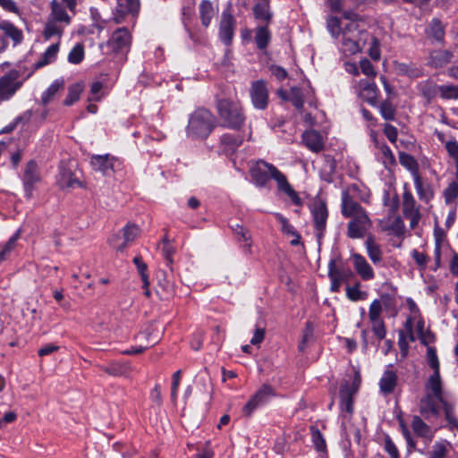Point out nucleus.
<instances>
[{"instance_id":"1","label":"nucleus","mask_w":458,"mask_h":458,"mask_svg":"<svg viewBox=\"0 0 458 458\" xmlns=\"http://www.w3.org/2000/svg\"><path fill=\"white\" fill-rule=\"evenodd\" d=\"M426 358L433 372L425 382V394L420 399L419 411L426 420H428L439 417L441 408L444 410L445 404H449L450 402L445 397L443 380L440 375V362L434 347L428 346Z\"/></svg>"},{"instance_id":"2","label":"nucleus","mask_w":458,"mask_h":458,"mask_svg":"<svg viewBox=\"0 0 458 458\" xmlns=\"http://www.w3.org/2000/svg\"><path fill=\"white\" fill-rule=\"evenodd\" d=\"M341 213L345 218H350L347 225V236L351 239L365 237L372 227V221L367 211L346 191L342 192Z\"/></svg>"},{"instance_id":"3","label":"nucleus","mask_w":458,"mask_h":458,"mask_svg":"<svg viewBox=\"0 0 458 458\" xmlns=\"http://www.w3.org/2000/svg\"><path fill=\"white\" fill-rule=\"evenodd\" d=\"M220 124L232 130H240L246 120L239 100L222 98L216 104Z\"/></svg>"},{"instance_id":"4","label":"nucleus","mask_w":458,"mask_h":458,"mask_svg":"<svg viewBox=\"0 0 458 458\" xmlns=\"http://www.w3.org/2000/svg\"><path fill=\"white\" fill-rule=\"evenodd\" d=\"M215 117L206 108L195 110L189 118L186 128L187 136L191 139H206L212 131Z\"/></svg>"},{"instance_id":"5","label":"nucleus","mask_w":458,"mask_h":458,"mask_svg":"<svg viewBox=\"0 0 458 458\" xmlns=\"http://www.w3.org/2000/svg\"><path fill=\"white\" fill-rule=\"evenodd\" d=\"M250 174L252 181L259 187H265L269 179H273L277 184L284 175L273 164L261 159L252 165Z\"/></svg>"},{"instance_id":"6","label":"nucleus","mask_w":458,"mask_h":458,"mask_svg":"<svg viewBox=\"0 0 458 458\" xmlns=\"http://www.w3.org/2000/svg\"><path fill=\"white\" fill-rule=\"evenodd\" d=\"M310 213L312 216L315 235L318 242L324 237L327 221L328 218V210L327 203L321 199H315L310 205Z\"/></svg>"},{"instance_id":"7","label":"nucleus","mask_w":458,"mask_h":458,"mask_svg":"<svg viewBox=\"0 0 458 458\" xmlns=\"http://www.w3.org/2000/svg\"><path fill=\"white\" fill-rule=\"evenodd\" d=\"M131 44V34L125 27L115 30L111 35L110 38L101 47H107L115 54H127L130 50Z\"/></svg>"},{"instance_id":"8","label":"nucleus","mask_w":458,"mask_h":458,"mask_svg":"<svg viewBox=\"0 0 458 458\" xmlns=\"http://www.w3.org/2000/svg\"><path fill=\"white\" fill-rule=\"evenodd\" d=\"M276 395V389L272 386L263 384L243 406V414L250 417L258 407L266 404Z\"/></svg>"},{"instance_id":"9","label":"nucleus","mask_w":458,"mask_h":458,"mask_svg":"<svg viewBox=\"0 0 458 458\" xmlns=\"http://www.w3.org/2000/svg\"><path fill=\"white\" fill-rule=\"evenodd\" d=\"M360 384V377L356 373L352 382L345 380L340 386V406L343 411L352 413L353 411V396L357 393Z\"/></svg>"},{"instance_id":"10","label":"nucleus","mask_w":458,"mask_h":458,"mask_svg":"<svg viewBox=\"0 0 458 458\" xmlns=\"http://www.w3.org/2000/svg\"><path fill=\"white\" fill-rule=\"evenodd\" d=\"M251 104L255 109H267L269 102L267 83L264 80L255 81L250 88Z\"/></svg>"},{"instance_id":"11","label":"nucleus","mask_w":458,"mask_h":458,"mask_svg":"<svg viewBox=\"0 0 458 458\" xmlns=\"http://www.w3.org/2000/svg\"><path fill=\"white\" fill-rule=\"evenodd\" d=\"M0 51L5 50L8 46L7 39H11L13 46L16 47L23 40V32L9 21H0Z\"/></svg>"},{"instance_id":"12","label":"nucleus","mask_w":458,"mask_h":458,"mask_svg":"<svg viewBox=\"0 0 458 458\" xmlns=\"http://www.w3.org/2000/svg\"><path fill=\"white\" fill-rule=\"evenodd\" d=\"M357 23L350 22L344 28L342 31V50L346 55H354L361 51L362 47L357 39Z\"/></svg>"},{"instance_id":"13","label":"nucleus","mask_w":458,"mask_h":458,"mask_svg":"<svg viewBox=\"0 0 458 458\" xmlns=\"http://www.w3.org/2000/svg\"><path fill=\"white\" fill-rule=\"evenodd\" d=\"M355 92L363 101L372 106H377L379 89L373 80H360L354 85Z\"/></svg>"},{"instance_id":"14","label":"nucleus","mask_w":458,"mask_h":458,"mask_svg":"<svg viewBox=\"0 0 458 458\" xmlns=\"http://www.w3.org/2000/svg\"><path fill=\"white\" fill-rule=\"evenodd\" d=\"M21 82L19 81V72L11 71L0 78V100L10 99L15 92L21 88Z\"/></svg>"},{"instance_id":"15","label":"nucleus","mask_w":458,"mask_h":458,"mask_svg":"<svg viewBox=\"0 0 458 458\" xmlns=\"http://www.w3.org/2000/svg\"><path fill=\"white\" fill-rule=\"evenodd\" d=\"M40 174L38 165L30 160L27 163L22 175V183L27 199H31L37 183L40 182Z\"/></svg>"},{"instance_id":"16","label":"nucleus","mask_w":458,"mask_h":458,"mask_svg":"<svg viewBox=\"0 0 458 458\" xmlns=\"http://www.w3.org/2000/svg\"><path fill=\"white\" fill-rule=\"evenodd\" d=\"M117 164H119L118 158L109 154L93 155L90 158L92 169L103 175H108L114 172Z\"/></svg>"},{"instance_id":"17","label":"nucleus","mask_w":458,"mask_h":458,"mask_svg":"<svg viewBox=\"0 0 458 458\" xmlns=\"http://www.w3.org/2000/svg\"><path fill=\"white\" fill-rule=\"evenodd\" d=\"M140 234V228L135 225H127L123 229V242L119 243V236L114 235L109 239L110 245L119 251H123L130 242H132Z\"/></svg>"},{"instance_id":"18","label":"nucleus","mask_w":458,"mask_h":458,"mask_svg":"<svg viewBox=\"0 0 458 458\" xmlns=\"http://www.w3.org/2000/svg\"><path fill=\"white\" fill-rule=\"evenodd\" d=\"M234 27L235 19L233 16L227 12H224L219 25V38L224 44L228 46L232 43L234 35Z\"/></svg>"},{"instance_id":"19","label":"nucleus","mask_w":458,"mask_h":458,"mask_svg":"<svg viewBox=\"0 0 458 458\" xmlns=\"http://www.w3.org/2000/svg\"><path fill=\"white\" fill-rule=\"evenodd\" d=\"M139 0H117L114 20L116 23H121L126 15H136L139 12Z\"/></svg>"},{"instance_id":"20","label":"nucleus","mask_w":458,"mask_h":458,"mask_svg":"<svg viewBox=\"0 0 458 458\" xmlns=\"http://www.w3.org/2000/svg\"><path fill=\"white\" fill-rule=\"evenodd\" d=\"M398 382V376L395 370H394V366L392 364L386 367V369L384 371L378 386L380 392L384 395H388L394 393Z\"/></svg>"},{"instance_id":"21","label":"nucleus","mask_w":458,"mask_h":458,"mask_svg":"<svg viewBox=\"0 0 458 458\" xmlns=\"http://www.w3.org/2000/svg\"><path fill=\"white\" fill-rule=\"evenodd\" d=\"M353 267L356 273L360 276V278L364 281H369L374 279L375 273L372 267L367 261V259L359 253H353L351 256Z\"/></svg>"},{"instance_id":"22","label":"nucleus","mask_w":458,"mask_h":458,"mask_svg":"<svg viewBox=\"0 0 458 458\" xmlns=\"http://www.w3.org/2000/svg\"><path fill=\"white\" fill-rule=\"evenodd\" d=\"M232 230L233 232L236 241L238 242L241 249L242 250V252L247 255H250L252 252V239L250 230L239 224L232 225Z\"/></svg>"},{"instance_id":"23","label":"nucleus","mask_w":458,"mask_h":458,"mask_svg":"<svg viewBox=\"0 0 458 458\" xmlns=\"http://www.w3.org/2000/svg\"><path fill=\"white\" fill-rule=\"evenodd\" d=\"M302 141L312 152L318 153L324 148L323 136L315 130H309L303 132Z\"/></svg>"},{"instance_id":"24","label":"nucleus","mask_w":458,"mask_h":458,"mask_svg":"<svg viewBox=\"0 0 458 458\" xmlns=\"http://www.w3.org/2000/svg\"><path fill=\"white\" fill-rule=\"evenodd\" d=\"M242 136L225 133L220 138V148L226 155H231L242 144Z\"/></svg>"},{"instance_id":"25","label":"nucleus","mask_w":458,"mask_h":458,"mask_svg":"<svg viewBox=\"0 0 458 458\" xmlns=\"http://www.w3.org/2000/svg\"><path fill=\"white\" fill-rule=\"evenodd\" d=\"M412 179L419 199L425 203L430 202L435 195L432 186L429 183L423 182L420 174Z\"/></svg>"},{"instance_id":"26","label":"nucleus","mask_w":458,"mask_h":458,"mask_svg":"<svg viewBox=\"0 0 458 458\" xmlns=\"http://www.w3.org/2000/svg\"><path fill=\"white\" fill-rule=\"evenodd\" d=\"M365 247L369 259L374 265L381 263L383 259V251L379 244L376 242L372 234L368 235L365 241Z\"/></svg>"},{"instance_id":"27","label":"nucleus","mask_w":458,"mask_h":458,"mask_svg":"<svg viewBox=\"0 0 458 458\" xmlns=\"http://www.w3.org/2000/svg\"><path fill=\"white\" fill-rule=\"evenodd\" d=\"M50 9L49 18L54 21H61V23L64 25L71 24L72 17L68 14L64 6L61 3L56 0H53L50 3Z\"/></svg>"},{"instance_id":"28","label":"nucleus","mask_w":458,"mask_h":458,"mask_svg":"<svg viewBox=\"0 0 458 458\" xmlns=\"http://www.w3.org/2000/svg\"><path fill=\"white\" fill-rule=\"evenodd\" d=\"M452 58L453 53L448 50H434L429 55L428 64L434 68H441L449 64Z\"/></svg>"},{"instance_id":"29","label":"nucleus","mask_w":458,"mask_h":458,"mask_svg":"<svg viewBox=\"0 0 458 458\" xmlns=\"http://www.w3.org/2000/svg\"><path fill=\"white\" fill-rule=\"evenodd\" d=\"M420 213V207L417 205L416 199L411 191L408 189L407 184L403 186V216Z\"/></svg>"},{"instance_id":"30","label":"nucleus","mask_w":458,"mask_h":458,"mask_svg":"<svg viewBox=\"0 0 458 458\" xmlns=\"http://www.w3.org/2000/svg\"><path fill=\"white\" fill-rule=\"evenodd\" d=\"M57 183L61 189H74L81 187V182L74 176L70 169L62 168L60 170Z\"/></svg>"},{"instance_id":"31","label":"nucleus","mask_w":458,"mask_h":458,"mask_svg":"<svg viewBox=\"0 0 458 458\" xmlns=\"http://www.w3.org/2000/svg\"><path fill=\"white\" fill-rule=\"evenodd\" d=\"M426 34L429 38L442 43L445 38V26L438 18H433L426 29Z\"/></svg>"},{"instance_id":"32","label":"nucleus","mask_w":458,"mask_h":458,"mask_svg":"<svg viewBox=\"0 0 458 458\" xmlns=\"http://www.w3.org/2000/svg\"><path fill=\"white\" fill-rule=\"evenodd\" d=\"M277 190L280 192L284 193L291 199L293 205L297 207H301L303 205L302 199L300 198L298 192L291 186L285 175H284L277 183Z\"/></svg>"},{"instance_id":"33","label":"nucleus","mask_w":458,"mask_h":458,"mask_svg":"<svg viewBox=\"0 0 458 458\" xmlns=\"http://www.w3.org/2000/svg\"><path fill=\"white\" fill-rule=\"evenodd\" d=\"M328 277L331 281V291L338 293L344 279V275L337 269L335 259H331L328 263Z\"/></svg>"},{"instance_id":"34","label":"nucleus","mask_w":458,"mask_h":458,"mask_svg":"<svg viewBox=\"0 0 458 458\" xmlns=\"http://www.w3.org/2000/svg\"><path fill=\"white\" fill-rule=\"evenodd\" d=\"M59 52V43L52 44L41 55L40 58L34 64L35 69L42 68L54 63Z\"/></svg>"},{"instance_id":"35","label":"nucleus","mask_w":458,"mask_h":458,"mask_svg":"<svg viewBox=\"0 0 458 458\" xmlns=\"http://www.w3.org/2000/svg\"><path fill=\"white\" fill-rule=\"evenodd\" d=\"M398 157L401 165L411 173L412 178L420 174L419 163L413 156L404 151H401L399 152Z\"/></svg>"},{"instance_id":"36","label":"nucleus","mask_w":458,"mask_h":458,"mask_svg":"<svg viewBox=\"0 0 458 458\" xmlns=\"http://www.w3.org/2000/svg\"><path fill=\"white\" fill-rule=\"evenodd\" d=\"M199 11L201 24L205 28H208L211 22L212 18L216 13V11L209 0H202L199 4Z\"/></svg>"},{"instance_id":"37","label":"nucleus","mask_w":458,"mask_h":458,"mask_svg":"<svg viewBox=\"0 0 458 458\" xmlns=\"http://www.w3.org/2000/svg\"><path fill=\"white\" fill-rule=\"evenodd\" d=\"M375 146L381 153V161L386 168L395 165V157L391 148L386 144L379 142L376 136H373Z\"/></svg>"},{"instance_id":"38","label":"nucleus","mask_w":458,"mask_h":458,"mask_svg":"<svg viewBox=\"0 0 458 458\" xmlns=\"http://www.w3.org/2000/svg\"><path fill=\"white\" fill-rule=\"evenodd\" d=\"M66 26L61 21H54L48 17L44 27L43 36L47 40L54 36L61 37Z\"/></svg>"},{"instance_id":"39","label":"nucleus","mask_w":458,"mask_h":458,"mask_svg":"<svg viewBox=\"0 0 458 458\" xmlns=\"http://www.w3.org/2000/svg\"><path fill=\"white\" fill-rule=\"evenodd\" d=\"M254 39L259 49L264 50L267 47L271 41V32L267 25L256 28Z\"/></svg>"},{"instance_id":"40","label":"nucleus","mask_w":458,"mask_h":458,"mask_svg":"<svg viewBox=\"0 0 458 458\" xmlns=\"http://www.w3.org/2000/svg\"><path fill=\"white\" fill-rule=\"evenodd\" d=\"M253 14L256 20L269 23L273 17L270 3H255L253 6Z\"/></svg>"},{"instance_id":"41","label":"nucleus","mask_w":458,"mask_h":458,"mask_svg":"<svg viewBox=\"0 0 458 458\" xmlns=\"http://www.w3.org/2000/svg\"><path fill=\"white\" fill-rule=\"evenodd\" d=\"M416 321L417 336L420 343L424 345H428L435 341V335L430 330L425 328V322L421 316Z\"/></svg>"},{"instance_id":"42","label":"nucleus","mask_w":458,"mask_h":458,"mask_svg":"<svg viewBox=\"0 0 458 458\" xmlns=\"http://www.w3.org/2000/svg\"><path fill=\"white\" fill-rule=\"evenodd\" d=\"M451 443L445 439L436 441L428 454V458H447Z\"/></svg>"},{"instance_id":"43","label":"nucleus","mask_w":458,"mask_h":458,"mask_svg":"<svg viewBox=\"0 0 458 458\" xmlns=\"http://www.w3.org/2000/svg\"><path fill=\"white\" fill-rule=\"evenodd\" d=\"M442 196L446 206L455 205L458 199V181L452 180L443 190Z\"/></svg>"},{"instance_id":"44","label":"nucleus","mask_w":458,"mask_h":458,"mask_svg":"<svg viewBox=\"0 0 458 458\" xmlns=\"http://www.w3.org/2000/svg\"><path fill=\"white\" fill-rule=\"evenodd\" d=\"M411 428L414 433L421 437H427L429 440L432 438L431 430L420 416H413L411 421Z\"/></svg>"},{"instance_id":"45","label":"nucleus","mask_w":458,"mask_h":458,"mask_svg":"<svg viewBox=\"0 0 458 458\" xmlns=\"http://www.w3.org/2000/svg\"><path fill=\"white\" fill-rule=\"evenodd\" d=\"M360 283L356 282L353 285H347L345 288L346 297L352 301L367 300L369 293L360 289Z\"/></svg>"},{"instance_id":"46","label":"nucleus","mask_w":458,"mask_h":458,"mask_svg":"<svg viewBox=\"0 0 458 458\" xmlns=\"http://www.w3.org/2000/svg\"><path fill=\"white\" fill-rule=\"evenodd\" d=\"M64 88V81L57 79L42 93L41 100L44 105L48 104L56 93Z\"/></svg>"},{"instance_id":"47","label":"nucleus","mask_w":458,"mask_h":458,"mask_svg":"<svg viewBox=\"0 0 458 458\" xmlns=\"http://www.w3.org/2000/svg\"><path fill=\"white\" fill-rule=\"evenodd\" d=\"M445 418L447 421V428L451 431H458V417L455 413L454 405L450 403L445 404Z\"/></svg>"},{"instance_id":"48","label":"nucleus","mask_w":458,"mask_h":458,"mask_svg":"<svg viewBox=\"0 0 458 458\" xmlns=\"http://www.w3.org/2000/svg\"><path fill=\"white\" fill-rule=\"evenodd\" d=\"M21 230H17V232L10 237V239L3 245H0V262L5 260L11 252L14 250L16 242L20 238Z\"/></svg>"},{"instance_id":"49","label":"nucleus","mask_w":458,"mask_h":458,"mask_svg":"<svg viewBox=\"0 0 458 458\" xmlns=\"http://www.w3.org/2000/svg\"><path fill=\"white\" fill-rule=\"evenodd\" d=\"M407 303H408L411 312L412 313V317H411L407 319L405 327L410 334V336H409L410 340L411 342H414L415 337L412 333L411 320H417L419 318V316H420V310H419L417 304L415 303V301L412 299H408Z\"/></svg>"},{"instance_id":"50","label":"nucleus","mask_w":458,"mask_h":458,"mask_svg":"<svg viewBox=\"0 0 458 458\" xmlns=\"http://www.w3.org/2000/svg\"><path fill=\"white\" fill-rule=\"evenodd\" d=\"M100 369L108 375L120 377L127 373L128 367L119 362H111L106 366H100Z\"/></svg>"},{"instance_id":"51","label":"nucleus","mask_w":458,"mask_h":458,"mask_svg":"<svg viewBox=\"0 0 458 458\" xmlns=\"http://www.w3.org/2000/svg\"><path fill=\"white\" fill-rule=\"evenodd\" d=\"M381 116L386 121H394L395 119L396 110L391 101L384 100L378 106Z\"/></svg>"},{"instance_id":"52","label":"nucleus","mask_w":458,"mask_h":458,"mask_svg":"<svg viewBox=\"0 0 458 458\" xmlns=\"http://www.w3.org/2000/svg\"><path fill=\"white\" fill-rule=\"evenodd\" d=\"M438 88L439 86L430 81H423L419 85L421 94L428 100L436 97Z\"/></svg>"},{"instance_id":"53","label":"nucleus","mask_w":458,"mask_h":458,"mask_svg":"<svg viewBox=\"0 0 458 458\" xmlns=\"http://www.w3.org/2000/svg\"><path fill=\"white\" fill-rule=\"evenodd\" d=\"M82 86L80 83L73 84L69 87L68 94L64 101L65 106H72L79 100L81 93L82 92Z\"/></svg>"},{"instance_id":"54","label":"nucleus","mask_w":458,"mask_h":458,"mask_svg":"<svg viewBox=\"0 0 458 458\" xmlns=\"http://www.w3.org/2000/svg\"><path fill=\"white\" fill-rule=\"evenodd\" d=\"M133 263L136 266L138 272L141 277V280L143 282V287H148L149 285V281L147 264L142 260V258L140 256L134 257Z\"/></svg>"},{"instance_id":"55","label":"nucleus","mask_w":458,"mask_h":458,"mask_svg":"<svg viewBox=\"0 0 458 458\" xmlns=\"http://www.w3.org/2000/svg\"><path fill=\"white\" fill-rule=\"evenodd\" d=\"M289 101L293 105V106L298 109L301 110L303 107L304 100H303V94L300 88L297 87H292L290 89V96H289Z\"/></svg>"},{"instance_id":"56","label":"nucleus","mask_w":458,"mask_h":458,"mask_svg":"<svg viewBox=\"0 0 458 458\" xmlns=\"http://www.w3.org/2000/svg\"><path fill=\"white\" fill-rule=\"evenodd\" d=\"M84 58V47L81 44L75 45L68 55V61L71 64H78Z\"/></svg>"},{"instance_id":"57","label":"nucleus","mask_w":458,"mask_h":458,"mask_svg":"<svg viewBox=\"0 0 458 458\" xmlns=\"http://www.w3.org/2000/svg\"><path fill=\"white\" fill-rule=\"evenodd\" d=\"M383 308L382 303L379 300L376 299L374 300L369 309V318L370 322L371 321H377L382 320L381 313H382Z\"/></svg>"},{"instance_id":"58","label":"nucleus","mask_w":458,"mask_h":458,"mask_svg":"<svg viewBox=\"0 0 458 458\" xmlns=\"http://www.w3.org/2000/svg\"><path fill=\"white\" fill-rule=\"evenodd\" d=\"M438 91L445 99H458V86L441 85L438 88Z\"/></svg>"},{"instance_id":"59","label":"nucleus","mask_w":458,"mask_h":458,"mask_svg":"<svg viewBox=\"0 0 458 458\" xmlns=\"http://www.w3.org/2000/svg\"><path fill=\"white\" fill-rule=\"evenodd\" d=\"M174 253V247L170 244L167 237H165L162 241V255L166 261V266L171 267L173 263V255Z\"/></svg>"},{"instance_id":"60","label":"nucleus","mask_w":458,"mask_h":458,"mask_svg":"<svg viewBox=\"0 0 458 458\" xmlns=\"http://www.w3.org/2000/svg\"><path fill=\"white\" fill-rule=\"evenodd\" d=\"M360 68L361 72L368 77L369 80H373L376 75L377 72L371 64V62L368 59H362L360 62Z\"/></svg>"},{"instance_id":"61","label":"nucleus","mask_w":458,"mask_h":458,"mask_svg":"<svg viewBox=\"0 0 458 458\" xmlns=\"http://www.w3.org/2000/svg\"><path fill=\"white\" fill-rule=\"evenodd\" d=\"M275 216L281 225V230L283 233L287 235H293L297 232L295 228L288 222V220L283 215H281L280 213H276Z\"/></svg>"},{"instance_id":"62","label":"nucleus","mask_w":458,"mask_h":458,"mask_svg":"<svg viewBox=\"0 0 458 458\" xmlns=\"http://www.w3.org/2000/svg\"><path fill=\"white\" fill-rule=\"evenodd\" d=\"M311 435H312V441H313V444L316 447V449L318 451V452H322L326 449V441L322 436V434L320 433V431L317 428H312L311 429Z\"/></svg>"},{"instance_id":"63","label":"nucleus","mask_w":458,"mask_h":458,"mask_svg":"<svg viewBox=\"0 0 458 458\" xmlns=\"http://www.w3.org/2000/svg\"><path fill=\"white\" fill-rule=\"evenodd\" d=\"M327 29L334 38H337L341 32V21L337 17H330L327 21Z\"/></svg>"},{"instance_id":"64","label":"nucleus","mask_w":458,"mask_h":458,"mask_svg":"<svg viewBox=\"0 0 458 458\" xmlns=\"http://www.w3.org/2000/svg\"><path fill=\"white\" fill-rule=\"evenodd\" d=\"M372 332L378 340H383L386 335V329L384 320L371 321Z\"/></svg>"}]
</instances>
